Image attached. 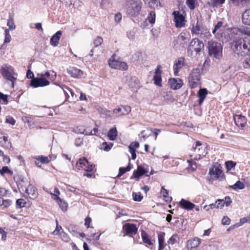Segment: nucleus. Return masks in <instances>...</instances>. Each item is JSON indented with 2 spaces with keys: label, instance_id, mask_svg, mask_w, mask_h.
Returning <instances> with one entry per match:
<instances>
[{
  "label": "nucleus",
  "instance_id": "f257e3e1",
  "mask_svg": "<svg viewBox=\"0 0 250 250\" xmlns=\"http://www.w3.org/2000/svg\"><path fill=\"white\" fill-rule=\"evenodd\" d=\"M231 47L237 54L245 56L250 52V40L248 37L236 38L233 40Z\"/></svg>",
  "mask_w": 250,
  "mask_h": 250
},
{
  "label": "nucleus",
  "instance_id": "f03ea898",
  "mask_svg": "<svg viewBox=\"0 0 250 250\" xmlns=\"http://www.w3.org/2000/svg\"><path fill=\"white\" fill-rule=\"evenodd\" d=\"M0 72L4 79L11 82L12 87H14L17 81V74L14 72L13 67L9 65H4L1 67Z\"/></svg>",
  "mask_w": 250,
  "mask_h": 250
},
{
  "label": "nucleus",
  "instance_id": "7ed1b4c3",
  "mask_svg": "<svg viewBox=\"0 0 250 250\" xmlns=\"http://www.w3.org/2000/svg\"><path fill=\"white\" fill-rule=\"evenodd\" d=\"M207 145L202 144L199 141L196 142L195 146H193V153L190 154V157L195 160H200L208 153Z\"/></svg>",
  "mask_w": 250,
  "mask_h": 250
},
{
  "label": "nucleus",
  "instance_id": "20e7f679",
  "mask_svg": "<svg viewBox=\"0 0 250 250\" xmlns=\"http://www.w3.org/2000/svg\"><path fill=\"white\" fill-rule=\"evenodd\" d=\"M191 31L192 34L199 35L201 38L208 39L211 37V34L209 30L199 23L198 21L195 24H193Z\"/></svg>",
  "mask_w": 250,
  "mask_h": 250
},
{
  "label": "nucleus",
  "instance_id": "39448f33",
  "mask_svg": "<svg viewBox=\"0 0 250 250\" xmlns=\"http://www.w3.org/2000/svg\"><path fill=\"white\" fill-rule=\"evenodd\" d=\"M208 49L209 55H213L215 58L219 59L222 55V46L220 43L209 41L208 42Z\"/></svg>",
  "mask_w": 250,
  "mask_h": 250
},
{
  "label": "nucleus",
  "instance_id": "423d86ee",
  "mask_svg": "<svg viewBox=\"0 0 250 250\" xmlns=\"http://www.w3.org/2000/svg\"><path fill=\"white\" fill-rule=\"evenodd\" d=\"M201 70L200 68H194L188 76V82L191 88L197 87L200 83Z\"/></svg>",
  "mask_w": 250,
  "mask_h": 250
},
{
  "label": "nucleus",
  "instance_id": "0eeeda50",
  "mask_svg": "<svg viewBox=\"0 0 250 250\" xmlns=\"http://www.w3.org/2000/svg\"><path fill=\"white\" fill-rule=\"evenodd\" d=\"M142 7L141 0H126L125 8L128 14L133 15L138 12Z\"/></svg>",
  "mask_w": 250,
  "mask_h": 250
},
{
  "label": "nucleus",
  "instance_id": "6e6552de",
  "mask_svg": "<svg viewBox=\"0 0 250 250\" xmlns=\"http://www.w3.org/2000/svg\"><path fill=\"white\" fill-rule=\"evenodd\" d=\"M204 45L203 42L200 41L198 39L194 38L191 41L189 44L188 48V53H189V51H191L192 53L193 50H194L196 54H199L204 48Z\"/></svg>",
  "mask_w": 250,
  "mask_h": 250
},
{
  "label": "nucleus",
  "instance_id": "1a4fd4ad",
  "mask_svg": "<svg viewBox=\"0 0 250 250\" xmlns=\"http://www.w3.org/2000/svg\"><path fill=\"white\" fill-rule=\"evenodd\" d=\"M190 35L187 32L181 33L177 39L173 42L174 46L175 48L184 47L189 40Z\"/></svg>",
  "mask_w": 250,
  "mask_h": 250
},
{
  "label": "nucleus",
  "instance_id": "9d476101",
  "mask_svg": "<svg viewBox=\"0 0 250 250\" xmlns=\"http://www.w3.org/2000/svg\"><path fill=\"white\" fill-rule=\"evenodd\" d=\"M49 84V81L43 77L33 78L30 82V85L34 88L45 86Z\"/></svg>",
  "mask_w": 250,
  "mask_h": 250
},
{
  "label": "nucleus",
  "instance_id": "9b49d317",
  "mask_svg": "<svg viewBox=\"0 0 250 250\" xmlns=\"http://www.w3.org/2000/svg\"><path fill=\"white\" fill-rule=\"evenodd\" d=\"M174 16V21L175 22V26L177 28H181L185 25V18L179 11H174L172 13Z\"/></svg>",
  "mask_w": 250,
  "mask_h": 250
},
{
  "label": "nucleus",
  "instance_id": "f8f14e48",
  "mask_svg": "<svg viewBox=\"0 0 250 250\" xmlns=\"http://www.w3.org/2000/svg\"><path fill=\"white\" fill-rule=\"evenodd\" d=\"M21 188L23 191L24 190L28 196L31 199H35L38 196V193L36 188L30 184H29L27 187L21 186Z\"/></svg>",
  "mask_w": 250,
  "mask_h": 250
},
{
  "label": "nucleus",
  "instance_id": "ddd939ff",
  "mask_svg": "<svg viewBox=\"0 0 250 250\" xmlns=\"http://www.w3.org/2000/svg\"><path fill=\"white\" fill-rule=\"evenodd\" d=\"M185 64V59L183 57H180L174 61L173 69L175 76H179V72Z\"/></svg>",
  "mask_w": 250,
  "mask_h": 250
},
{
  "label": "nucleus",
  "instance_id": "4468645a",
  "mask_svg": "<svg viewBox=\"0 0 250 250\" xmlns=\"http://www.w3.org/2000/svg\"><path fill=\"white\" fill-rule=\"evenodd\" d=\"M209 174L213 179H217L221 177L223 174V171L219 165L213 166L209 171Z\"/></svg>",
  "mask_w": 250,
  "mask_h": 250
},
{
  "label": "nucleus",
  "instance_id": "2eb2a0df",
  "mask_svg": "<svg viewBox=\"0 0 250 250\" xmlns=\"http://www.w3.org/2000/svg\"><path fill=\"white\" fill-rule=\"evenodd\" d=\"M131 107L128 105H122L113 110V113L117 116L128 114L131 111Z\"/></svg>",
  "mask_w": 250,
  "mask_h": 250
},
{
  "label": "nucleus",
  "instance_id": "dca6fc26",
  "mask_svg": "<svg viewBox=\"0 0 250 250\" xmlns=\"http://www.w3.org/2000/svg\"><path fill=\"white\" fill-rule=\"evenodd\" d=\"M233 118L235 125L241 129L244 128L247 122L246 118L241 115H236Z\"/></svg>",
  "mask_w": 250,
  "mask_h": 250
},
{
  "label": "nucleus",
  "instance_id": "f3484780",
  "mask_svg": "<svg viewBox=\"0 0 250 250\" xmlns=\"http://www.w3.org/2000/svg\"><path fill=\"white\" fill-rule=\"evenodd\" d=\"M168 83L170 88L174 90L180 89L183 85V82L179 78L169 79Z\"/></svg>",
  "mask_w": 250,
  "mask_h": 250
},
{
  "label": "nucleus",
  "instance_id": "a211bd4d",
  "mask_svg": "<svg viewBox=\"0 0 250 250\" xmlns=\"http://www.w3.org/2000/svg\"><path fill=\"white\" fill-rule=\"evenodd\" d=\"M123 229L127 235L135 234L137 231V228L135 225L127 223L123 226Z\"/></svg>",
  "mask_w": 250,
  "mask_h": 250
},
{
  "label": "nucleus",
  "instance_id": "6ab92c4d",
  "mask_svg": "<svg viewBox=\"0 0 250 250\" xmlns=\"http://www.w3.org/2000/svg\"><path fill=\"white\" fill-rule=\"evenodd\" d=\"M67 71L69 75L75 78H80L83 74L82 70L76 67H69L67 68Z\"/></svg>",
  "mask_w": 250,
  "mask_h": 250
},
{
  "label": "nucleus",
  "instance_id": "aec40b11",
  "mask_svg": "<svg viewBox=\"0 0 250 250\" xmlns=\"http://www.w3.org/2000/svg\"><path fill=\"white\" fill-rule=\"evenodd\" d=\"M201 243V239L199 238H194L189 240L187 242V248L188 250L196 249Z\"/></svg>",
  "mask_w": 250,
  "mask_h": 250
},
{
  "label": "nucleus",
  "instance_id": "412c9836",
  "mask_svg": "<svg viewBox=\"0 0 250 250\" xmlns=\"http://www.w3.org/2000/svg\"><path fill=\"white\" fill-rule=\"evenodd\" d=\"M146 172L147 171L145 170L142 166H138L137 169L134 171L133 176L131 178L133 177L137 181H139L140 177Z\"/></svg>",
  "mask_w": 250,
  "mask_h": 250
},
{
  "label": "nucleus",
  "instance_id": "4be33fe9",
  "mask_svg": "<svg viewBox=\"0 0 250 250\" xmlns=\"http://www.w3.org/2000/svg\"><path fill=\"white\" fill-rule=\"evenodd\" d=\"M180 207L187 210H192L194 208L195 205L188 200L182 199L179 202Z\"/></svg>",
  "mask_w": 250,
  "mask_h": 250
},
{
  "label": "nucleus",
  "instance_id": "5701e85b",
  "mask_svg": "<svg viewBox=\"0 0 250 250\" xmlns=\"http://www.w3.org/2000/svg\"><path fill=\"white\" fill-rule=\"evenodd\" d=\"M222 25L223 22L222 21H218L215 25L214 29L212 30V33L215 35V37L218 39H219L222 36V33L223 31V30L221 29Z\"/></svg>",
  "mask_w": 250,
  "mask_h": 250
},
{
  "label": "nucleus",
  "instance_id": "b1692460",
  "mask_svg": "<svg viewBox=\"0 0 250 250\" xmlns=\"http://www.w3.org/2000/svg\"><path fill=\"white\" fill-rule=\"evenodd\" d=\"M242 22L246 25L250 26V7L243 12L242 14Z\"/></svg>",
  "mask_w": 250,
  "mask_h": 250
},
{
  "label": "nucleus",
  "instance_id": "393cba45",
  "mask_svg": "<svg viewBox=\"0 0 250 250\" xmlns=\"http://www.w3.org/2000/svg\"><path fill=\"white\" fill-rule=\"evenodd\" d=\"M62 35V32L61 31L57 32L51 38L50 44L54 46H56L59 43Z\"/></svg>",
  "mask_w": 250,
  "mask_h": 250
},
{
  "label": "nucleus",
  "instance_id": "a878e982",
  "mask_svg": "<svg viewBox=\"0 0 250 250\" xmlns=\"http://www.w3.org/2000/svg\"><path fill=\"white\" fill-rule=\"evenodd\" d=\"M87 165H88V160L85 157H83L79 159V161L77 162L76 167L78 169L82 168L84 170Z\"/></svg>",
  "mask_w": 250,
  "mask_h": 250
},
{
  "label": "nucleus",
  "instance_id": "bb28decb",
  "mask_svg": "<svg viewBox=\"0 0 250 250\" xmlns=\"http://www.w3.org/2000/svg\"><path fill=\"white\" fill-rule=\"evenodd\" d=\"M160 66H158L155 69V75L153 77L154 83L157 85H161V71L160 70Z\"/></svg>",
  "mask_w": 250,
  "mask_h": 250
},
{
  "label": "nucleus",
  "instance_id": "cd10ccee",
  "mask_svg": "<svg viewBox=\"0 0 250 250\" xmlns=\"http://www.w3.org/2000/svg\"><path fill=\"white\" fill-rule=\"evenodd\" d=\"M165 233L161 232L158 233L159 250H163L165 248Z\"/></svg>",
  "mask_w": 250,
  "mask_h": 250
},
{
  "label": "nucleus",
  "instance_id": "c85d7f7f",
  "mask_svg": "<svg viewBox=\"0 0 250 250\" xmlns=\"http://www.w3.org/2000/svg\"><path fill=\"white\" fill-rule=\"evenodd\" d=\"M208 94V91L206 88L200 89L198 91V96H199V104H201L204 99L206 97V95Z\"/></svg>",
  "mask_w": 250,
  "mask_h": 250
},
{
  "label": "nucleus",
  "instance_id": "c756f323",
  "mask_svg": "<svg viewBox=\"0 0 250 250\" xmlns=\"http://www.w3.org/2000/svg\"><path fill=\"white\" fill-rule=\"evenodd\" d=\"M117 136V130L116 127L111 128L107 134V136L110 140L113 141L116 139Z\"/></svg>",
  "mask_w": 250,
  "mask_h": 250
},
{
  "label": "nucleus",
  "instance_id": "7c9ffc66",
  "mask_svg": "<svg viewBox=\"0 0 250 250\" xmlns=\"http://www.w3.org/2000/svg\"><path fill=\"white\" fill-rule=\"evenodd\" d=\"M225 0H209L208 4L211 7H218L223 4Z\"/></svg>",
  "mask_w": 250,
  "mask_h": 250
},
{
  "label": "nucleus",
  "instance_id": "2f4dec72",
  "mask_svg": "<svg viewBox=\"0 0 250 250\" xmlns=\"http://www.w3.org/2000/svg\"><path fill=\"white\" fill-rule=\"evenodd\" d=\"M12 204V201L9 199H3L0 198V207L2 208H7Z\"/></svg>",
  "mask_w": 250,
  "mask_h": 250
},
{
  "label": "nucleus",
  "instance_id": "473e14b6",
  "mask_svg": "<svg viewBox=\"0 0 250 250\" xmlns=\"http://www.w3.org/2000/svg\"><path fill=\"white\" fill-rule=\"evenodd\" d=\"M229 187L234 190H238L244 189L245 188V185L240 181H238L235 184L230 186Z\"/></svg>",
  "mask_w": 250,
  "mask_h": 250
},
{
  "label": "nucleus",
  "instance_id": "72a5a7b5",
  "mask_svg": "<svg viewBox=\"0 0 250 250\" xmlns=\"http://www.w3.org/2000/svg\"><path fill=\"white\" fill-rule=\"evenodd\" d=\"M148 2V5L151 8H158L161 7V3L159 0H146Z\"/></svg>",
  "mask_w": 250,
  "mask_h": 250
},
{
  "label": "nucleus",
  "instance_id": "f704fd0d",
  "mask_svg": "<svg viewBox=\"0 0 250 250\" xmlns=\"http://www.w3.org/2000/svg\"><path fill=\"white\" fill-rule=\"evenodd\" d=\"M56 201L62 210L65 211L67 210L68 204L65 201L62 200L60 198Z\"/></svg>",
  "mask_w": 250,
  "mask_h": 250
},
{
  "label": "nucleus",
  "instance_id": "c9c22d12",
  "mask_svg": "<svg viewBox=\"0 0 250 250\" xmlns=\"http://www.w3.org/2000/svg\"><path fill=\"white\" fill-rule=\"evenodd\" d=\"M42 77H45L48 78L49 80L53 81L56 77V74L53 71H51L50 72L47 71L44 73V74H42Z\"/></svg>",
  "mask_w": 250,
  "mask_h": 250
},
{
  "label": "nucleus",
  "instance_id": "e433bc0d",
  "mask_svg": "<svg viewBox=\"0 0 250 250\" xmlns=\"http://www.w3.org/2000/svg\"><path fill=\"white\" fill-rule=\"evenodd\" d=\"M161 193L163 195L164 200L167 202H170L172 200V198L169 197L168 195V191L165 189L164 187H162Z\"/></svg>",
  "mask_w": 250,
  "mask_h": 250
},
{
  "label": "nucleus",
  "instance_id": "4c0bfd02",
  "mask_svg": "<svg viewBox=\"0 0 250 250\" xmlns=\"http://www.w3.org/2000/svg\"><path fill=\"white\" fill-rule=\"evenodd\" d=\"M7 25L9 27V29L10 30H13L15 29L16 26L15 25L14 19L12 16H9V19L7 21Z\"/></svg>",
  "mask_w": 250,
  "mask_h": 250
},
{
  "label": "nucleus",
  "instance_id": "58836bf2",
  "mask_svg": "<svg viewBox=\"0 0 250 250\" xmlns=\"http://www.w3.org/2000/svg\"><path fill=\"white\" fill-rule=\"evenodd\" d=\"M128 65L127 63L124 62L119 61L116 69L121 70L122 71L126 70L128 69Z\"/></svg>",
  "mask_w": 250,
  "mask_h": 250
},
{
  "label": "nucleus",
  "instance_id": "ea45409f",
  "mask_svg": "<svg viewBox=\"0 0 250 250\" xmlns=\"http://www.w3.org/2000/svg\"><path fill=\"white\" fill-rule=\"evenodd\" d=\"M237 30L241 34H245L250 37V29L247 27L238 28Z\"/></svg>",
  "mask_w": 250,
  "mask_h": 250
},
{
  "label": "nucleus",
  "instance_id": "a19ab883",
  "mask_svg": "<svg viewBox=\"0 0 250 250\" xmlns=\"http://www.w3.org/2000/svg\"><path fill=\"white\" fill-rule=\"evenodd\" d=\"M142 237L143 240L145 243H146L149 245H152V243L151 242L149 236L147 234H146L145 232H142Z\"/></svg>",
  "mask_w": 250,
  "mask_h": 250
},
{
  "label": "nucleus",
  "instance_id": "79ce46f5",
  "mask_svg": "<svg viewBox=\"0 0 250 250\" xmlns=\"http://www.w3.org/2000/svg\"><path fill=\"white\" fill-rule=\"evenodd\" d=\"M197 3L196 0H186V3L188 8L191 10H193L195 8Z\"/></svg>",
  "mask_w": 250,
  "mask_h": 250
},
{
  "label": "nucleus",
  "instance_id": "37998d69",
  "mask_svg": "<svg viewBox=\"0 0 250 250\" xmlns=\"http://www.w3.org/2000/svg\"><path fill=\"white\" fill-rule=\"evenodd\" d=\"M155 13L152 11L150 12L147 17V19L149 22L152 24L154 23L155 21Z\"/></svg>",
  "mask_w": 250,
  "mask_h": 250
},
{
  "label": "nucleus",
  "instance_id": "c03bdc74",
  "mask_svg": "<svg viewBox=\"0 0 250 250\" xmlns=\"http://www.w3.org/2000/svg\"><path fill=\"white\" fill-rule=\"evenodd\" d=\"M132 196L134 200L138 202L141 201L143 198V196L141 195V193L140 192H133Z\"/></svg>",
  "mask_w": 250,
  "mask_h": 250
},
{
  "label": "nucleus",
  "instance_id": "a18cd8bd",
  "mask_svg": "<svg viewBox=\"0 0 250 250\" xmlns=\"http://www.w3.org/2000/svg\"><path fill=\"white\" fill-rule=\"evenodd\" d=\"M118 63L119 61L114 59H110L108 61V64L112 68L116 69Z\"/></svg>",
  "mask_w": 250,
  "mask_h": 250
},
{
  "label": "nucleus",
  "instance_id": "49530a36",
  "mask_svg": "<svg viewBox=\"0 0 250 250\" xmlns=\"http://www.w3.org/2000/svg\"><path fill=\"white\" fill-rule=\"evenodd\" d=\"M50 194L52 196V198L54 200H57V199L60 198L59 196L60 194V192L59 191V189L57 187H55L54 188V193H50Z\"/></svg>",
  "mask_w": 250,
  "mask_h": 250
},
{
  "label": "nucleus",
  "instance_id": "de8ad7c7",
  "mask_svg": "<svg viewBox=\"0 0 250 250\" xmlns=\"http://www.w3.org/2000/svg\"><path fill=\"white\" fill-rule=\"evenodd\" d=\"M26 204L24 200L23 199H19L16 201V207L18 208H21L23 207Z\"/></svg>",
  "mask_w": 250,
  "mask_h": 250
},
{
  "label": "nucleus",
  "instance_id": "09e8293b",
  "mask_svg": "<svg viewBox=\"0 0 250 250\" xmlns=\"http://www.w3.org/2000/svg\"><path fill=\"white\" fill-rule=\"evenodd\" d=\"M202 250H217L216 247L214 245H205L203 246Z\"/></svg>",
  "mask_w": 250,
  "mask_h": 250
},
{
  "label": "nucleus",
  "instance_id": "8fccbe9b",
  "mask_svg": "<svg viewBox=\"0 0 250 250\" xmlns=\"http://www.w3.org/2000/svg\"><path fill=\"white\" fill-rule=\"evenodd\" d=\"M103 42V38L101 37H97L93 42V45L95 47L100 45Z\"/></svg>",
  "mask_w": 250,
  "mask_h": 250
},
{
  "label": "nucleus",
  "instance_id": "3c124183",
  "mask_svg": "<svg viewBox=\"0 0 250 250\" xmlns=\"http://www.w3.org/2000/svg\"><path fill=\"white\" fill-rule=\"evenodd\" d=\"M21 120L25 123H28L29 126L30 123L33 121V117L32 116H23L21 117Z\"/></svg>",
  "mask_w": 250,
  "mask_h": 250
},
{
  "label": "nucleus",
  "instance_id": "603ef678",
  "mask_svg": "<svg viewBox=\"0 0 250 250\" xmlns=\"http://www.w3.org/2000/svg\"><path fill=\"white\" fill-rule=\"evenodd\" d=\"M230 2H231L234 5H238L240 3H248L250 1V0H229Z\"/></svg>",
  "mask_w": 250,
  "mask_h": 250
},
{
  "label": "nucleus",
  "instance_id": "864d4df0",
  "mask_svg": "<svg viewBox=\"0 0 250 250\" xmlns=\"http://www.w3.org/2000/svg\"><path fill=\"white\" fill-rule=\"evenodd\" d=\"M130 170V168L129 167H126V168L124 167H120L119 169V174L118 175V177H120L125 173L126 171H128Z\"/></svg>",
  "mask_w": 250,
  "mask_h": 250
},
{
  "label": "nucleus",
  "instance_id": "5fc2aeb1",
  "mask_svg": "<svg viewBox=\"0 0 250 250\" xmlns=\"http://www.w3.org/2000/svg\"><path fill=\"white\" fill-rule=\"evenodd\" d=\"M11 36L9 33V30L6 29L5 30V39L4 43H8L11 41Z\"/></svg>",
  "mask_w": 250,
  "mask_h": 250
},
{
  "label": "nucleus",
  "instance_id": "6e6d98bb",
  "mask_svg": "<svg viewBox=\"0 0 250 250\" xmlns=\"http://www.w3.org/2000/svg\"><path fill=\"white\" fill-rule=\"evenodd\" d=\"M215 203L217 206V208H221L224 206V199H218L215 202Z\"/></svg>",
  "mask_w": 250,
  "mask_h": 250
},
{
  "label": "nucleus",
  "instance_id": "4d7b16f0",
  "mask_svg": "<svg viewBox=\"0 0 250 250\" xmlns=\"http://www.w3.org/2000/svg\"><path fill=\"white\" fill-rule=\"evenodd\" d=\"M113 146V144H107V143L104 142L103 143V149L104 151H109Z\"/></svg>",
  "mask_w": 250,
  "mask_h": 250
},
{
  "label": "nucleus",
  "instance_id": "13d9d810",
  "mask_svg": "<svg viewBox=\"0 0 250 250\" xmlns=\"http://www.w3.org/2000/svg\"><path fill=\"white\" fill-rule=\"evenodd\" d=\"M5 173H12L8 167L6 166L3 167L2 168L0 169V173L1 175H3Z\"/></svg>",
  "mask_w": 250,
  "mask_h": 250
},
{
  "label": "nucleus",
  "instance_id": "bf43d9fd",
  "mask_svg": "<svg viewBox=\"0 0 250 250\" xmlns=\"http://www.w3.org/2000/svg\"><path fill=\"white\" fill-rule=\"evenodd\" d=\"M6 122L11 125H14L15 124V120L11 116H7L6 118Z\"/></svg>",
  "mask_w": 250,
  "mask_h": 250
},
{
  "label": "nucleus",
  "instance_id": "052dcab7",
  "mask_svg": "<svg viewBox=\"0 0 250 250\" xmlns=\"http://www.w3.org/2000/svg\"><path fill=\"white\" fill-rule=\"evenodd\" d=\"M177 235L172 236L168 240V243L169 244L173 245L177 241Z\"/></svg>",
  "mask_w": 250,
  "mask_h": 250
},
{
  "label": "nucleus",
  "instance_id": "680f3d73",
  "mask_svg": "<svg viewBox=\"0 0 250 250\" xmlns=\"http://www.w3.org/2000/svg\"><path fill=\"white\" fill-rule=\"evenodd\" d=\"M230 222V219L227 216H224L222 219V224L226 225H229Z\"/></svg>",
  "mask_w": 250,
  "mask_h": 250
},
{
  "label": "nucleus",
  "instance_id": "e2e57ef3",
  "mask_svg": "<svg viewBox=\"0 0 250 250\" xmlns=\"http://www.w3.org/2000/svg\"><path fill=\"white\" fill-rule=\"evenodd\" d=\"M151 130L153 132V135L155 137V140H156L157 138V135H158V133L161 131V130L158 128H153L151 129Z\"/></svg>",
  "mask_w": 250,
  "mask_h": 250
},
{
  "label": "nucleus",
  "instance_id": "0e129e2a",
  "mask_svg": "<svg viewBox=\"0 0 250 250\" xmlns=\"http://www.w3.org/2000/svg\"><path fill=\"white\" fill-rule=\"evenodd\" d=\"M139 146V143L137 142H134L131 143L130 146H129V148H133L135 149L138 148Z\"/></svg>",
  "mask_w": 250,
  "mask_h": 250
},
{
  "label": "nucleus",
  "instance_id": "69168bd1",
  "mask_svg": "<svg viewBox=\"0 0 250 250\" xmlns=\"http://www.w3.org/2000/svg\"><path fill=\"white\" fill-rule=\"evenodd\" d=\"M38 160H40L41 162L44 164H47L49 162L48 158L47 157H39V158L37 159Z\"/></svg>",
  "mask_w": 250,
  "mask_h": 250
},
{
  "label": "nucleus",
  "instance_id": "338daca9",
  "mask_svg": "<svg viewBox=\"0 0 250 250\" xmlns=\"http://www.w3.org/2000/svg\"><path fill=\"white\" fill-rule=\"evenodd\" d=\"M224 205L226 206H229L232 202L231 199L230 197L226 196L224 200Z\"/></svg>",
  "mask_w": 250,
  "mask_h": 250
},
{
  "label": "nucleus",
  "instance_id": "774afa93",
  "mask_svg": "<svg viewBox=\"0 0 250 250\" xmlns=\"http://www.w3.org/2000/svg\"><path fill=\"white\" fill-rule=\"evenodd\" d=\"M61 230L62 231V227L59 226V225H57V226H56V229L53 231V233L54 235H58V234H60Z\"/></svg>",
  "mask_w": 250,
  "mask_h": 250
}]
</instances>
